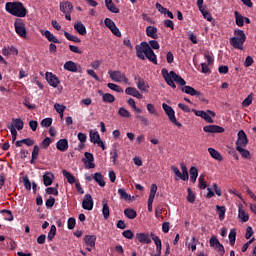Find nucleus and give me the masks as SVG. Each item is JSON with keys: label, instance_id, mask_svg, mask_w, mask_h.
Here are the masks:
<instances>
[{"label": "nucleus", "instance_id": "1", "mask_svg": "<svg viewBox=\"0 0 256 256\" xmlns=\"http://www.w3.org/2000/svg\"><path fill=\"white\" fill-rule=\"evenodd\" d=\"M162 77L164 81L171 87L172 89H177V85H181V91L182 93H186V95H191L192 97H200L201 92L195 90V88L191 86H185L187 85V82L183 77L175 73V71L167 70V68H163L161 70ZM177 83V85H175Z\"/></svg>", "mask_w": 256, "mask_h": 256}, {"label": "nucleus", "instance_id": "2", "mask_svg": "<svg viewBox=\"0 0 256 256\" xmlns=\"http://www.w3.org/2000/svg\"><path fill=\"white\" fill-rule=\"evenodd\" d=\"M136 49V57L138 59H141V61H145V59H148L151 63H154V65H157V55L151 49V46H149L148 42H141L140 44L135 46Z\"/></svg>", "mask_w": 256, "mask_h": 256}, {"label": "nucleus", "instance_id": "3", "mask_svg": "<svg viewBox=\"0 0 256 256\" xmlns=\"http://www.w3.org/2000/svg\"><path fill=\"white\" fill-rule=\"evenodd\" d=\"M5 9L7 13H10L13 17L23 18L27 16V8H25V5L19 1L7 2L5 4Z\"/></svg>", "mask_w": 256, "mask_h": 256}, {"label": "nucleus", "instance_id": "4", "mask_svg": "<svg viewBox=\"0 0 256 256\" xmlns=\"http://www.w3.org/2000/svg\"><path fill=\"white\" fill-rule=\"evenodd\" d=\"M234 37L230 39V45L234 47V49H240L243 51V45L245 41H247V36H245V32L243 30H235Z\"/></svg>", "mask_w": 256, "mask_h": 256}, {"label": "nucleus", "instance_id": "5", "mask_svg": "<svg viewBox=\"0 0 256 256\" xmlns=\"http://www.w3.org/2000/svg\"><path fill=\"white\" fill-rule=\"evenodd\" d=\"M108 75L111 81H114V83H124L125 85H131L127 75L120 70H109Z\"/></svg>", "mask_w": 256, "mask_h": 256}, {"label": "nucleus", "instance_id": "6", "mask_svg": "<svg viewBox=\"0 0 256 256\" xmlns=\"http://www.w3.org/2000/svg\"><path fill=\"white\" fill-rule=\"evenodd\" d=\"M25 124L21 118H13L12 123L8 125V129H10V133L12 135V140H17V131L23 130Z\"/></svg>", "mask_w": 256, "mask_h": 256}, {"label": "nucleus", "instance_id": "7", "mask_svg": "<svg viewBox=\"0 0 256 256\" xmlns=\"http://www.w3.org/2000/svg\"><path fill=\"white\" fill-rule=\"evenodd\" d=\"M162 109H163L164 113L167 115L170 123H173V125H175L179 129H181V127H183V124H181V122L177 121V117L175 116V110H173V107L169 106L168 104L163 103Z\"/></svg>", "mask_w": 256, "mask_h": 256}, {"label": "nucleus", "instance_id": "8", "mask_svg": "<svg viewBox=\"0 0 256 256\" xmlns=\"http://www.w3.org/2000/svg\"><path fill=\"white\" fill-rule=\"evenodd\" d=\"M192 113H194L196 117H201V119H204L206 123H214L213 117H215V112L211 110L203 111L192 109Z\"/></svg>", "mask_w": 256, "mask_h": 256}, {"label": "nucleus", "instance_id": "9", "mask_svg": "<svg viewBox=\"0 0 256 256\" xmlns=\"http://www.w3.org/2000/svg\"><path fill=\"white\" fill-rule=\"evenodd\" d=\"M14 29L19 35V37H22V39H25L27 37V28L25 27V22L22 19L17 18L14 22Z\"/></svg>", "mask_w": 256, "mask_h": 256}, {"label": "nucleus", "instance_id": "10", "mask_svg": "<svg viewBox=\"0 0 256 256\" xmlns=\"http://www.w3.org/2000/svg\"><path fill=\"white\" fill-rule=\"evenodd\" d=\"M90 142L94 145H97L98 147H101L103 151H105V142L101 140V136L99 135V132L91 130L89 133Z\"/></svg>", "mask_w": 256, "mask_h": 256}, {"label": "nucleus", "instance_id": "11", "mask_svg": "<svg viewBox=\"0 0 256 256\" xmlns=\"http://www.w3.org/2000/svg\"><path fill=\"white\" fill-rule=\"evenodd\" d=\"M248 144L249 139L247 138V134L244 130H240L237 134L236 149L247 147Z\"/></svg>", "mask_w": 256, "mask_h": 256}, {"label": "nucleus", "instance_id": "12", "mask_svg": "<svg viewBox=\"0 0 256 256\" xmlns=\"http://www.w3.org/2000/svg\"><path fill=\"white\" fill-rule=\"evenodd\" d=\"M209 243L210 247H213V249H215L220 255H225V247H223V244L219 242L217 236H211Z\"/></svg>", "mask_w": 256, "mask_h": 256}, {"label": "nucleus", "instance_id": "13", "mask_svg": "<svg viewBox=\"0 0 256 256\" xmlns=\"http://www.w3.org/2000/svg\"><path fill=\"white\" fill-rule=\"evenodd\" d=\"M134 81H136V87L142 93H149V83L145 81V79L141 78V76H134Z\"/></svg>", "mask_w": 256, "mask_h": 256}, {"label": "nucleus", "instance_id": "14", "mask_svg": "<svg viewBox=\"0 0 256 256\" xmlns=\"http://www.w3.org/2000/svg\"><path fill=\"white\" fill-rule=\"evenodd\" d=\"M45 77L50 87H54V89L59 87L61 80H59V77H57V75L53 74L52 72H46Z\"/></svg>", "mask_w": 256, "mask_h": 256}, {"label": "nucleus", "instance_id": "15", "mask_svg": "<svg viewBox=\"0 0 256 256\" xmlns=\"http://www.w3.org/2000/svg\"><path fill=\"white\" fill-rule=\"evenodd\" d=\"M151 234L145 232L136 233V240L138 243H142L144 245H150L151 243Z\"/></svg>", "mask_w": 256, "mask_h": 256}, {"label": "nucleus", "instance_id": "16", "mask_svg": "<svg viewBox=\"0 0 256 256\" xmlns=\"http://www.w3.org/2000/svg\"><path fill=\"white\" fill-rule=\"evenodd\" d=\"M97 241V236L95 235H85L84 243L87 246L86 251L91 252L93 248H95V243Z\"/></svg>", "mask_w": 256, "mask_h": 256}, {"label": "nucleus", "instance_id": "17", "mask_svg": "<svg viewBox=\"0 0 256 256\" xmlns=\"http://www.w3.org/2000/svg\"><path fill=\"white\" fill-rule=\"evenodd\" d=\"M104 23L108 29L115 35L116 37H121V31H119V28H117V25H115V22L111 20L110 18H106L104 20Z\"/></svg>", "mask_w": 256, "mask_h": 256}, {"label": "nucleus", "instance_id": "18", "mask_svg": "<svg viewBox=\"0 0 256 256\" xmlns=\"http://www.w3.org/2000/svg\"><path fill=\"white\" fill-rule=\"evenodd\" d=\"M82 208L86 211H93V197L91 194H86L82 201Z\"/></svg>", "mask_w": 256, "mask_h": 256}, {"label": "nucleus", "instance_id": "19", "mask_svg": "<svg viewBox=\"0 0 256 256\" xmlns=\"http://www.w3.org/2000/svg\"><path fill=\"white\" fill-rule=\"evenodd\" d=\"M205 133H225V128L217 125H207L203 127Z\"/></svg>", "mask_w": 256, "mask_h": 256}, {"label": "nucleus", "instance_id": "20", "mask_svg": "<svg viewBox=\"0 0 256 256\" xmlns=\"http://www.w3.org/2000/svg\"><path fill=\"white\" fill-rule=\"evenodd\" d=\"M2 55L4 57H11V55L17 56L19 55V50L15 46H5L2 49Z\"/></svg>", "mask_w": 256, "mask_h": 256}, {"label": "nucleus", "instance_id": "21", "mask_svg": "<svg viewBox=\"0 0 256 256\" xmlns=\"http://www.w3.org/2000/svg\"><path fill=\"white\" fill-rule=\"evenodd\" d=\"M238 219L241 223H247V221H249V214L245 212L241 204L238 206Z\"/></svg>", "mask_w": 256, "mask_h": 256}, {"label": "nucleus", "instance_id": "22", "mask_svg": "<svg viewBox=\"0 0 256 256\" xmlns=\"http://www.w3.org/2000/svg\"><path fill=\"white\" fill-rule=\"evenodd\" d=\"M41 35H43V37L47 38V40L50 43H60L59 39H57V37H55V35H53V33H51V31L49 30H40Z\"/></svg>", "mask_w": 256, "mask_h": 256}, {"label": "nucleus", "instance_id": "23", "mask_svg": "<svg viewBox=\"0 0 256 256\" xmlns=\"http://www.w3.org/2000/svg\"><path fill=\"white\" fill-rule=\"evenodd\" d=\"M56 149L62 153H65V151L69 149V141L65 138L58 140L56 143Z\"/></svg>", "mask_w": 256, "mask_h": 256}, {"label": "nucleus", "instance_id": "24", "mask_svg": "<svg viewBox=\"0 0 256 256\" xmlns=\"http://www.w3.org/2000/svg\"><path fill=\"white\" fill-rule=\"evenodd\" d=\"M125 93L131 97H136V99H143V94H141V92H139L135 87H127L125 89Z\"/></svg>", "mask_w": 256, "mask_h": 256}, {"label": "nucleus", "instance_id": "25", "mask_svg": "<svg viewBox=\"0 0 256 256\" xmlns=\"http://www.w3.org/2000/svg\"><path fill=\"white\" fill-rule=\"evenodd\" d=\"M74 29H75V31L78 35H82V36L87 35V28L85 27V25L81 21H77L74 24Z\"/></svg>", "mask_w": 256, "mask_h": 256}, {"label": "nucleus", "instance_id": "26", "mask_svg": "<svg viewBox=\"0 0 256 256\" xmlns=\"http://www.w3.org/2000/svg\"><path fill=\"white\" fill-rule=\"evenodd\" d=\"M60 11L62 13H73V4L69 1H63L60 3Z\"/></svg>", "mask_w": 256, "mask_h": 256}, {"label": "nucleus", "instance_id": "27", "mask_svg": "<svg viewBox=\"0 0 256 256\" xmlns=\"http://www.w3.org/2000/svg\"><path fill=\"white\" fill-rule=\"evenodd\" d=\"M150 237L152 238V241H154L156 245V251L157 253H161V250L163 249V244L161 243V238L159 236H156L155 233L151 232Z\"/></svg>", "mask_w": 256, "mask_h": 256}, {"label": "nucleus", "instance_id": "28", "mask_svg": "<svg viewBox=\"0 0 256 256\" xmlns=\"http://www.w3.org/2000/svg\"><path fill=\"white\" fill-rule=\"evenodd\" d=\"M146 35L151 39H159V35L157 34V27L155 26L146 27Z\"/></svg>", "mask_w": 256, "mask_h": 256}, {"label": "nucleus", "instance_id": "29", "mask_svg": "<svg viewBox=\"0 0 256 256\" xmlns=\"http://www.w3.org/2000/svg\"><path fill=\"white\" fill-rule=\"evenodd\" d=\"M53 179H55V176L51 172H46L43 175V183L45 187H49L50 185H53Z\"/></svg>", "mask_w": 256, "mask_h": 256}, {"label": "nucleus", "instance_id": "30", "mask_svg": "<svg viewBox=\"0 0 256 256\" xmlns=\"http://www.w3.org/2000/svg\"><path fill=\"white\" fill-rule=\"evenodd\" d=\"M102 214L104 219H109V216L111 215V211L109 210V203L107 202V199L102 200Z\"/></svg>", "mask_w": 256, "mask_h": 256}, {"label": "nucleus", "instance_id": "31", "mask_svg": "<svg viewBox=\"0 0 256 256\" xmlns=\"http://www.w3.org/2000/svg\"><path fill=\"white\" fill-rule=\"evenodd\" d=\"M99 95H102V101L104 103H115V96L111 93H104L102 91H99Z\"/></svg>", "mask_w": 256, "mask_h": 256}, {"label": "nucleus", "instance_id": "32", "mask_svg": "<svg viewBox=\"0 0 256 256\" xmlns=\"http://www.w3.org/2000/svg\"><path fill=\"white\" fill-rule=\"evenodd\" d=\"M208 153L210 154L212 159H215L216 161H222L223 160V156L215 148H208Z\"/></svg>", "mask_w": 256, "mask_h": 256}, {"label": "nucleus", "instance_id": "33", "mask_svg": "<svg viewBox=\"0 0 256 256\" xmlns=\"http://www.w3.org/2000/svg\"><path fill=\"white\" fill-rule=\"evenodd\" d=\"M105 6L110 13H119V8L113 3V0H105Z\"/></svg>", "mask_w": 256, "mask_h": 256}, {"label": "nucleus", "instance_id": "34", "mask_svg": "<svg viewBox=\"0 0 256 256\" xmlns=\"http://www.w3.org/2000/svg\"><path fill=\"white\" fill-rule=\"evenodd\" d=\"M64 69L66 71H70L71 73H77V63H75L73 61H67L64 64Z\"/></svg>", "mask_w": 256, "mask_h": 256}, {"label": "nucleus", "instance_id": "35", "mask_svg": "<svg viewBox=\"0 0 256 256\" xmlns=\"http://www.w3.org/2000/svg\"><path fill=\"white\" fill-rule=\"evenodd\" d=\"M93 179L100 187H105L106 183L105 180L103 179V174L101 172H96L93 175Z\"/></svg>", "mask_w": 256, "mask_h": 256}, {"label": "nucleus", "instance_id": "36", "mask_svg": "<svg viewBox=\"0 0 256 256\" xmlns=\"http://www.w3.org/2000/svg\"><path fill=\"white\" fill-rule=\"evenodd\" d=\"M124 215L127 219H135V217H137V211L133 208H126L124 210Z\"/></svg>", "mask_w": 256, "mask_h": 256}, {"label": "nucleus", "instance_id": "37", "mask_svg": "<svg viewBox=\"0 0 256 256\" xmlns=\"http://www.w3.org/2000/svg\"><path fill=\"white\" fill-rule=\"evenodd\" d=\"M62 175L65 177V179H67L70 185H73L75 183L76 181L75 176H73V174H71L69 171L62 170Z\"/></svg>", "mask_w": 256, "mask_h": 256}, {"label": "nucleus", "instance_id": "38", "mask_svg": "<svg viewBox=\"0 0 256 256\" xmlns=\"http://www.w3.org/2000/svg\"><path fill=\"white\" fill-rule=\"evenodd\" d=\"M146 109H147L149 115H154L155 117H159V111H157V108H155L154 104L148 103L146 105Z\"/></svg>", "mask_w": 256, "mask_h": 256}, {"label": "nucleus", "instance_id": "39", "mask_svg": "<svg viewBox=\"0 0 256 256\" xmlns=\"http://www.w3.org/2000/svg\"><path fill=\"white\" fill-rule=\"evenodd\" d=\"M198 9L203 15L204 19H206L207 21H213V16H211V13H209V11L205 9L204 6H200Z\"/></svg>", "mask_w": 256, "mask_h": 256}, {"label": "nucleus", "instance_id": "40", "mask_svg": "<svg viewBox=\"0 0 256 256\" xmlns=\"http://www.w3.org/2000/svg\"><path fill=\"white\" fill-rule=\"evenodd\" d=\"M234 15L236 19V25H238V27H243L245 25V17H243V15L239 14L237 11L234 12Z\"/></svg>", "mask_w": 256, "mask_h": 256}, {"label": "nucleus", "instance_id": "41", "mask_svg": "<svg viewBox=\"0 0 256 256\" xmlns=\"http://www.w3.org/2000/svg\"><path fill=\"white\" fill-rule=\"evenodd\" d=\"M216 210L220 221H223V219H225V213H227V208H225V206L216 205Z\"/></svg>", "mask_w": 256, "mask_h": 256}, {"label": "nucleus", "instance_id": "42", "mask_svg": "<svg viewBox=\"0 0 256 256\" xmlns=\"http://www.w3.org/2000/svg\"><path fill=\"white\" fill-rule=\"evenodd\" d=\"M197 177H199V170L196 167L192 166L190 168V181L195 183L197 181Z\"/></svg>", "mask_w": 256, "mask_h": 256}, {"label": "nucleus", "instance_id": "43", "mask_svg": "<svg viewBox=\"0 0 256 256\" xmlns=\"http://www.w3.org/2000/svg\"><path fill=\"white\" fill-rule=\"evenodd\" d=\"M118 194L120 195V199H123L124 201H131V196L124 188L118 189Z\"/></svg>", "mask_w": 256, "mask_h": 256}, {"label": "nucleus", "instance_id": "44", "mask_svg": "<svg viewBox=\"0 0 256 256\" xmlns=\"http://www.w3.org/2000/svg\"><path fill=\"white\" fill-rule=\"evenodd\" d=\"M39 151H40L39 146L35 145L33 147L32 158L30 160L31 165H33V163H35V161H37V159L39 158Z\"/></svg>", "mask_w": 256, "mask_h": 256}, {"label": "nucleus", "instance_id": "45", "mask_svg": "<svg viewBox=\"0 0 256 256\" xmlns=\"http://www.w3.org/2000/svg\"><path fill=\"white\" fill-rule=\"evenodd\" d=\"M236 151H238V153H240V155H241V157H243V159H251V152H249V150L245 149V147L236 148Z\"/></svg>", "mask_w": 256, "mask_h": 256}, {"label": "nucleus", "instance_id": "46", "mask_svg": "<svg viewBox=\"0 0 256 256\" xmlns=\"http://www.w3.org/2000/svg\"><path fill=\"white\" fill-rule=\"evenodd\" d=\"M155 195H157V185L152 184L150 188L148 201L153 203V201H155Z\"/></svg>", "mask_w": 256, "mask_h": 256}, {"label": "nucleus", "instance_id": "47", "mask_svg": "<svg viewBox=\"0 0 256 256\" xmlns=\"http://www.w3.org/2000/svg\"><path fill=\"white\" fill-rule=\"evenodd\" d=\"M108 89H111V91H115L116 93H123V87L119 86L118 84L115 83H108L107 84Z\"/></svg>", "mask_w": 256, "mask_h": 256}, {"label": "nucleus", "instance_id": "48", "mask_svg": "<svg viewBox=\"0 0 256 256\" xmlns=\"http://www.w3.org/2000/svg\"><path fill=\"white\" fill-rule=\"evenodd\" d=\"M118 115L125 119H129L131 117V112H129V110L125 109L124 107H121L118 110Z\"/></svg>", "mask_w": 256, "mask_h": 256}, {"label": "nucleus", "instance_id": "49", "mask_svg": "<svg viewBox=\"0 0 256 256\" xmlns=\"http://www.w3.org/2000/svg\"><path fill=\"white\" fill-rule=\"evenodd\" d=\"M64 36L66 37V39H68V41H72L73 43H79L81 41L79 37L72 35L69 32H64Z\"/></svg>", "mask_w": 256, "mask_h": 256}, {"label": "nucleus", "instance_id": "50", "mask_svg": "<svg viewBox=\"0 0 256 256\" xmlns=\"http://www.w3.org/2000/svg\"><path fill=\"white\" fill-rule=\"evenodd\" d=\"M56 233H57V227L55 225H51L50 231L47 236L48 241H53V239H55Z\"/></svg>", "mask_w": 256, "mask_h": 256}, {"label": "nucleus", "instance_id": "51", "mask_svg": "<svg viewBox=\"0 0 256 256\" xmlns=\"http://www.w3.org/2000/svg\"><path fill=\"white\" fill-rule=\"evenodd\" d=\"M228 237L230 245H235V240L237 239V231L235 229H231Z\"/></svg>", "mask_w": 256, "mask_h": 256}, {"label": "nucleus", "instance_id": "52", "mask_svg": "<svg viewBox=\"0 0 256 256\" xmlns=\"http://www.w3.org/2000/svg\"><path fill=\"white\" fill-rule=\"evenodd\" d=\"M253 103V93L249 94L243 101L242 107H249Z\"/></svg>", "mask_w": 256, "mask_h": 256}, {"label": "nucleus", "instance_id": "53", "mask_svg": "<svg viewBox=\"0 0 256 256\" xmlns=\"http://www.w3.org/2000/svg\"><path fill=\"white\" fill-rule=\"evenodd\" d=\"M187 191H188V195H187L188 203H195V199H196L195 192H193L191 188H188Z\"/></svg>", "mask_w": 256, "mask_h": 256}, {"label": "nucleus", "instance_id": "54", "mask_svg": "<svg viewBox=\"0 0 256 256\" xmlns=\"http://www.w3.org/2000/svg\"><path fill=\"white\" fill-rule=\"evenodd\" d=\"M0 213L4 215V218L6 221H13V214L11 213L10 210H1Z\"/></svg>", "mask_w": 256, "mask_h": 256}, {"label": "nucleus", "instance_id": "55", "mask_svg": "<svg viewBox=\"0 0 256 256\" xmlns=\"http://www.w3.org/2000/svg\"><path fill=\"white\" fill-rule=\"evenodd\" d=\"M54 109L56 113H65V109H67V106L59 103L54 104Z\"/></svg>", "mask_w": 256, "mask_h": 256}, {"label": "nucleus", "instance_id": "56", "mask_svg": "<svg viewBox=\"0 0 256 256\" xmlns=\"http://www.w3.org/2000/svg\"><path fill=\"white\" fill-rule=\"evenodd\" d=\"M182 169V181H187L189 179V171H187V166L181 165Z\"/></svg>", "mask_w": 256, "mask_h": 256}, {"label": "nucleus", "instance_id": "57", "mask_svg": "<svg viewBox=\"0 0 256 256\" xmlns=\"http://www.w3.org/2000/svg\"><path fill=\"white\" fill-rule=\"evenodd\" d=\"M52 124L53 118H44L40 123L41 127H51Z\"/></svg>", "mask_w": 256, "mask_h": 256}, {"label": "nucleus", "instance_id": "58", "mask_svg": "<svg viewBox=\"0 0 256 256\" xmlns=\"http://www.w3.org/2000/svg\"><path fill=\"white\" fill-rule=\"evenodd\" d=\"M148 45L151 49L159 50L161 48V45H159V42L157 40H150L148 42Z\"/></svg>", "mask_w": 256, "mask_h": 256}, {"label": "nucleus", "instance_id": "59", "mask_svg": "<svg viewBox=\"0 0 256 256\" xmlns=\"http://www.w3.org/2000/svg\"><path fill=\"white\" fill-rule=\"evenodd\" d=\"M204 58L206 59L208 65H212V63L215 61V59L213 58V53L211 52H206L204 54Z\"/></svg>", "mask_w": 256, "mask_h": 256}, {"label": "nucleus", "instance_id": "60", "mask_svg": "<svg viewBox=\"0 0 256 256\" xmlns=\"http://www.w3.org/2000/svg\"><path fill=\"white\" fill-rule=\"evenodd\" d=\"M46 193L47 195H55L57 197V195H59V190H57V187H48Z\"/></svg>", "mask_w": 256, "mask_h": 256}, {"label": "nucleus", "instance_id": "61", "mask_svg": "<svg viewBox=\"0 0 256 256\" xmlns=\"http://www.w3.org/2000/svg\"><path fill=\"white\" fill-rule=\"evenodd\" d=\"M122 236L125 237V239H133V237H135V234H133V231L131 230H125L122 232Z\"/></svg>", "mask_w": 256, "mask_h": 256}, {"label": "nucleus", "instance_id": "62", "mask_svg": "<svg viewBox=\"0 0 256 256\" xmlns=\"http://www.w3.org/2000/svg\"><path fill=\"white\" fill-rule=\"evenodd\" d=\"M171 171L174 173V175H176V177L183 180L181 171L179 170V168H177V166H171Z\"/></svg>", "mask_w": 256, "mask_h": 256}, {"label": "nucleus", "instance_id": "63", "mask_svg": "<svg viewBox=\"0 0 256 256\" xmlns=\"http://www.w3.org/2000/svg\"><path fill=\"white\" fill-rule=\"evenodd\" d=\"M46 207H48V209H51V207H53V205H55V199L53 197H49L46 202H45Z\"/></svg>", "mask_w": 256, "mask_h": 256}, {"label": "nucleus", "instance_id": "64", "mask_svg": "<svg viewBox=\"0 0 256 256\" xmlns=\"http://www.w3.org/2000/svg\"><path fill=\"white\" fill-rule=\"evenodd\" d=\"M75 225H76L75 218H69L67 221L68 229H75Z\"/></svg>", "mask_w": 256, "mask_h": 256}]
</instances>
